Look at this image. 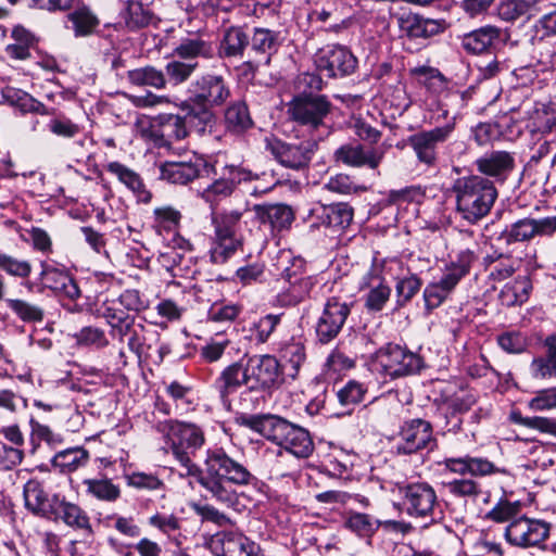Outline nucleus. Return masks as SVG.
Returning a JSON list of instances; mask_svg holds the SVG:
<instances>
[{
  "label": "nucleus",
  "instance_id": "nucleus-10",
  "mask_svg": "<svg viewBox=\"0 0 556 556\" xmlns=\"http://www.w3.org/2000/svg\"><path fill=\"white\" fill-rule=\"evenodd\" d=\"M551 532V523L521 515L505 527L504 538L513 546L540 547Z\"/></svg>",
  "mask_w": 556,
  "mask_h": 556
},
{
  "label": "nucleus",
  "instance_id": "nucleus-58",
  "mask_svg": "<svg viewBox=\"0 0 556 556\" xmlns=\"http://www.w3.org/2000/svg\"><path fill=\"white\" fill-rule=\"evenodd\" d=\"M78 348L102 350L109 345L105 331L94 326H85L72 334Z\"/></svg>",
  "mask_w": 556,
  "mask_h": 556
},
{
  "label": "nucleus",
  "instance_id": "nucleus-45",
  "mask_svg": "<svg viewBox=\"0 0 556 556\" xmlns=\"http://www.w3.org/2000/svg\"><path fill=\"white\" fill-rule=\"evenodd\" d=\"M476 396L470 392L455 395L447 403V409L451 417H447L446 426L447 431L458 432L462 428L463 419L459 417L460 414L468 412L476 404Z\"/></svg>",
  "mask_w": 556,
  "mask_h": 556
},
{
  "label": "nucleus",
  "instance_id": "nucleus-4",
  "mask_svg": "<svg viewBox=\"0 0 556 556\" xmlns=\"http://www.w3.org/2000/svg\"><path fill=\"white\" fill-rule=\"evenodd\" d=\"M477 257L476 251L470 248L459 250L454 256H450L441 278L429 283L424 290L425 306L428 311L439 307L450 299L459 281L469 274Z\"/></svg>",
  "mask_w": 556,
  "mask_h": 556
},
{
  "label": "nucleus",
  "instance_id": "nucleus-27",
  "mask_svg": "<svg viewBox=\"0 0 556 556\" xmlns=\"http://www.w3.org/2000/svg\"><path fill=\"white\" fill-rule=\"evenodd\" d=\"M247 363L252 382L251 388L256 384L270 387L278 381L281 375L280 364L273 355H254Z\"/></svg>",
  "mask_w": 556,
  "mask_h": 556
},
{
  "label": "nucleus",
  "instance_id": "nucleus-21",
  "mask_svg": "<svg viewBox=\"0 0 556 556\" xmlns=\"http://www.w3.org/2000/svg\"><path fill=\"white\" fill-rule=\"evenodd\" d=\"M353 219V208L346 203L317 204L309 211V229L321 227L332 230L345 229Z\"/></svg>",
  "mask_w": 556,
  "mask_h": 556
},
{
  "label": "nucleus",
  "instance_id": "nucleus-48",
  "mask_svg": "<svg viewBox=\"0 0 556 556\" xmlns=\"http://www.w3.org/2000/svg\"><path fill=\"white\" fill-rule=\"evenodd\" d=\"M444 485L451 496L465 502H476L483 494L481 484L471 477L456 478Z\"/></svg>",
  "mask_w": 556,
  "mask_h": 556
},
{
  "label": "nucleus",
  "instance_id": "nucleus-23",
  "mask_svg": "<svg viewBox=\"0 0 556 556\" xmlns=\"http://www.w3.org/2000/svg\"><path fill=\"white\" fill-rule=\"evenodd\" d=\"M244 426L279 445L291 422L276 415H241L237 418Z\"/></svg>",
  "mask_w": 556,
  "mask_h": 556
},
{
  "label": "nucleus",
  "instance_id": "nucleus-57",
  "mask_svg": "<svg viewBox=\"0 0 556 556\" xmlns=\"http://www.w3.org/2000/svg\"><path fill=\"white\" fill-rule=\"evenodd\" d=\"M380 526L378 519L364 513H350L344 520V527L361 538H370Z\"/></svg>",
  "mask_w": 556,
  "mask_h": 556
},
{
  "label": "nucleus",
  "instance_id": "nucleus-53",
  "mask_svg": "<svg viewBox=\"0 0 556 556\" xmlns=\"http://www.w3.org/2000/svg\"><path fill=\"white\" fill-rule=\"evenodd\" d=\"M14 40L5 47L7 54L15 60H26L30 56V47L34 45L35 38L30 31L23 26H15L11 35Z\"/></svg>",
  "mask_w": 556,
  "mask_h": 556
},
{
  "label": "nucleus",
  "instance_id": "nucleus-60",
  "mask_svg": "<svg viewBox=\"0 0 556 556\" xmlns=\"http://www.w3.org/2000/svg\"><path fill=\"white\" fill-rule=\"evenodd\" d=\"M366 393L367 388L364 383L350 380L337 391V399L341 406L353 408L364 400Z\"/></svg>",
  "mask_w": 556,
  "mask_h": 556
},
{
  "label": "nucleus",
  "instance_id": "nucleus-24",
  "mask_svg": "<svg viewBox=\"0 0 556 556\" xmlns=\"http://www.w3.org/2000/svg\"><path fill=\"white\" fill-rule=\"evenodd\" d=\"M251 378L248 363L242 361L226 366L215 379L213 387L224 404L229 402V396L236 393L241 387L250 386Z\"/></svg>",
  "mask_w": 556,
  "mask_h": 556
},
{
  "label": "nucleus",
  "instance_id": "nucleus-64",
  "mask_svg": "<svg viewBox=\"0 0 556 556\" xmlns=\"http://www.w3.org/2000/svg\"><path fill=\"white\" fill-rule=\"evenodd\" d=\"M421 285L422 282L420 278L416 275H410L400 279L395 286L397 304L403 306L409 302L420 290Z\"/></svg>",
  "mask_w": 556,
  "mask_h": 556
},
{
  "label": "nucleus",
  "instance_id": "nucleus-26",
  "mask_svg": "<svg viewBox=\"0 0 556 556\" xmlns=\"http://www.w3.org/2000/svg\"><path fill=\"white\" fill-rule=\"evenodd\" d=\"M506 37L504 29L485 25L464 35L462 46L468 53L480 54L505 41Z\"/></svg>",
  "mask_w": 556,
  "mask_h": 556
},
{
  "label": "nucleus",
  "instance_id": "nucleus-44",
  "mask_svg": "<svg viewBox=\"0 0 556 556\" xmlns=\"http://www.w3.org/2000/svg\"><path fill=\"white\" fill-rule=\"evenodd\" d=\"M89 460V452L84 447L66 448L56 453L52 459V465L59 468L61 472H74L85 467Z\"/></svg>",
  "mask_w": 556,
  "mask_h": 556
},
{
  "label": "nucleus",
  "instance_id": "nucleus-47",
  "mask_svg": "<svg viewBox=\"0 0 556 556\" xmlns=\"http://www.w3.org/2000/svg\"><path fill=\"white\" fill-rule=\"evenodd\" d=\"M86 493L98 501L114 503L121 497V488L108 478L85 479Z\"/></svg>",
  "mask_w": 556,
  "mask_h": 556
},
{
  "label": "nucleus",
  "instance_id": "nucleus-14",
  "mask_svg": "<svg viewBox=\"0 0 556 556\" xmlns=\"http://www.w3.org/2000/svg\"><path fill=\"white\" fill-rule=\"evenodd\" d=\"M287 263L281 275L289 282V287L280 291L276 296V303L282 307L294 306L309 296L315 286L313 276H299L304 267V261L301 257L291 258L287 255Z\"/></svg>",
  "mask_w": 556,
  "mask_h": 556
},
{
  "label": "nucleus",
  "instance_id": "nucleus-15",
  "mask_svg": "<svg viewBox=\"0 0 556 556\" xmlns=\"http://www.w3.org/2000/svg\"><path fill=\"white\" fill-rule=\"evenodd\" d=\"M167 444L173 455L182 453L193 457L204 445L205 435L201 427L191 422L168 420L163 426Z\"/></svg>",
  "mask_w": 556,
  "mask_h": 556
},
{
  "label": "nucleus",
  "instance_id": "nucleus-2",
  "mask_svg": "<svg viewBox=\"0 0 556 556\" xmlns=\"http://www.w3.org/2000/svg\"><path fill=\"white\" fill-rule=\"evenodd\" d=\"M190 101L188 119L199 135L211 131L215 115L213 108L224 105L231 96L230 85L223 75L207 73L189 85Z\"/></svg>",
  "mask_w": 556,
  "mask_h": 556
},
{
  "label": "nucleus",
  "instance_id": "nucleus-32",
  "mask_svg": "<svg viewBox=\"0 0 556 556\" xmlns=\"http://www.w3.org/2000/svg\"><path fill=\"white\" fill-rule=\"evenodd\" d=\"M480 173L504 180L514 168V157L506 151H493L476 161Z\"/></svg>",
  "mask_w": 556,
  "mask_h": 556
},
{
  "label": "nucleus",
  "instance_id": "nucleus-43",
  "mask_svg": "<svg viewBox=\"0 0 556 556\" xmlns=\"http://www.w3.org/2000/svg\"><path fill=\"white\" fill-rule=\"evenodd\" d=\"M198 67L199 62L187 63L173 56V59L167 61L164 66L163 73L165 75V87H177L185 84Z\"/></svg>",
  "mask_w": 556,
  "mask_h": 556
},
{
  "label": "nucleus",
  "instance_id": "nucleus-1",
  "mask_svg": "<svg viewBox=\"0 0 556 556\" xmlns=\"http://www.w3.org/2000/svg\"><path fill=\"white\" fill-rule=\"evenodd\" d=\"M204 466L205 475L201 479V486L205 490L206 497L222 506L240 510V494L236 486L255 485L257 482L247 464L228 454L223 447L214 446L207 448Z\"/></svg>",
  "mask_w": 556,
  "mask_h": 556
},
{
  "label": "nucleus",
  "instance_id": "nucleus-46",
  "mask_svg": "<svg viewBox=\"0 0 556 556\" xmlns=\"http://www.w3.org/2000/svg\"><path fill=\"white\" fill-rule=\"evenodd\" d=\"M127 78L134 86L152 87L157 90L166 89L163 71L151 65L128 71Z\"/></svg>",
  "mask_w": 556,
  "mask_h": 556
},
{
  "label": "nucleus",
  "instance_id": "nucleus-8",
  "mask_svg": "<svg viewBox=\"0 0 556 556\" xmlns=\"http://www.w3.org/2000/svg\"><path fill=\"white\" fill-rule=\"evenodd\" d=\"M371 366L391 379L416 374L422 367L421 357L399 344L388 343L372 356Z\"/></svg>",
  "mask_w": 556,
  "mask_h": 556
},
{
  "label": "nucleus",
  "instance_id": "nucleus-63",
  "mask_svg": "<svg viewBox=\"0 0 556 556\" xmlns=\"http://www.w3.org/2000/svg\"><path fill=\"white\" fill-rule=\"evenodd\" d=\"M281 315L267 314L254 321L251 326V332L257 343H265L270 334L275 331L280 324Z\"/></svg>",
  "mask_w": 556,
  "mask_h": 556
},
{
  "label": "nucleus",
  "instance_id": "nucleus-6",
  "mask_svg": "<svg viewBox=\"0 0 556 556\" xmlns=\"http://www.w3.org/2000/svg\"><path fill=\"white\" fill-rule=\"evenodd\" d=\"M331 110L332 103L326 96L305 91L295 96L288 106V113L294 123L315 134L312 137L321 136V139L329 132L327 118Z\"/></svg>",
  "mask_w": 556,
  "mask_h": 556
},
{
  "label": "nucleus",
  "instance_id": "nucleus-42",
  "mask_svg": "<svg viewBox=\"0 0 556 556\" xmlns=\"http://www.w3.org/2000/svg\"><path fill=\"white\" fill-rule=\"evenodd\" d=\"M278 352L286 366H290L289 376L294 378L306 358L303 341L300 338H291L280 345Z\"/></svg>",
  "mask_w": 556,
  "mask_h": 556
},
{
  "label": "nucleus",
  "instance_id": "nucleus-12",
  "mask_svg": "<svg viewBox=\"0 0 556 556\" xmlns=\"http://www.w3.org/2000/svg\"><path fill=\"white\" fill-rule=\"evenodd\" d=\"M356 56L344 46L328 45L314 56L318 73L328 78H342L352 75L357 68Z\"/></svg>",
  "mask_w": 556,
  "mask_h": 556
},
{
  "label": "nucleus",
  "instance_id": "nucleus-54",
  "mask_svg": "<svg viewBox=\"0 0 556 556\" xmlns=\"http://www.w3.org/2000/svg\"><path fill=\"white\" fill-rule=\"evenodd\" d=\"M231 341L225 333H216L205 340L199 349V357L203 363L212 364L219 362L225 355Z\"/></svg>",
  "mask_w": 556,
  "mask_h": 556
},
{
  "label": "nucleus",
  "instance_id": "nucleus-49",
  "mask_svg": "<svg viewBox=\"0 0 556 556\" xmlns=\"http://www.w3.org/2000/svg\"><path fill=\"white\" fill-rule=\"evenodd\" d=\"M522 503L520 501H510L502 496L496 504L485 514V518L496 523H510L522 514Z\"/></svg>",
  "mask_w": 556,
  "mask_h": 556
},
{
  "label": "nucleus",
  "instance_id": "nucleus-20",
  "mask_svg": "<svg viewBox=\"0 0 556 556\" xmlns=\"http://www.w3.org/2000/svg\"><path fill=\"white\" fill-rule=\"evenodd\" d=\"M361 290L366 291L364 305L370 313L383 309L391 296V287L383 276V267L374 265L362 278Z\"/></svg>",
  "mask_w": 556,
  "mask_h": 556
},
{
  "label": "nucleus",
  "instance_id": "nucleus-31",
  "mask_svg": "<svg viewBox=\"0 0 556 556\" xmlns=\"http://www.w3.org/2000/svg\"><path fill=\"white\" fill-rule=\"evenodd\" d=\"M207 164L200 157L190 162H166L160 168L161 178L176 185H187L197 178Z\"/></svg>",
  "mask_w": 556,
  "mask_h": 556
},
{
  "label": "nucleus",
  "instance_id": "nucleus-11",
  "mask_svg": "<svg viewBox=\"0 0 556 556\" xmlns=\"http://www.w3.org/2000/svg\"><path fill=\"white\" fill-rule=\"evenodd\" d=\"M456 116L443 126L430 130H421L407 138V144L413 149L418 162L434 166L438 162L439 146L444 143L455 129Z\"/></svg>",
  "mask_w": 556,
  "mask_h": 556
},
{
  "label": "nucleus",
  "instance_id": "nucleus-35",
  "mask_svg": "<svg viewBox=\"0 0 556 556\" xmlns=\"http://www.w3.org/2000/svg\"><path fill=\"white\" fill-rule=\"evenodd\" d=\"M25 506L35 515L48 518L53 514V495L51 497L45 492L38 480L31 479L24 485Z\"/></svg>",
  "mask_w": 556,
  "mask_h": 556
},
{
  "label": "nucleus",
  "instance_id": "nucleus-16",
  "mask_svg": "<svg viewBox=\"0 0 556 556\" xmlns=\"http://www.w3.org/2000/svg\"><path fill=\"white\" fill-rule=\"evenodd\" d=\"M256 178L250 169L236 165H226L223 167L219 178L202 190L201 198L210 204L212 210L232 194L236 187L245 181Z\"/></svg>",
  "mask_w": 556,
  "mask_h": 556
},
{
  "label": "nucleus",
  "instance_id": "nucleus-39",
  "mask_svg": "<svg viewBox=\"0 0 556 556\" xmlns=\"http://www.w3.org/2000/svg\"><path fill=\"white\" fill-rule=\"evenodd\" d=\"M250 36L240 26L228 27L219 42L218 54L220 58H242L249 46Z\"/></svg>",
  "mask_w": 556,
  "mask_h": 556
},
{
  "label": "nucleus",
  "instance_id": "nucleus-7",
  "mask_svg": "<svg viewBox=\"0 0 556 556\" xmlns=\"http://www.w3.org/2000/svg\"><path fill=\"white\" fill-rule=\"evenodd\" d=\"M244 212L238 210L212 213L214 236L211 238L210 260L214 264H225L242 247L238 233Z\"/></svg>",
  "mask_w": 556,
  "mask_h": 556
},
{
  "label": "nucleus",
  "instance_id": "nucleus-62",
  "mask_svg": "<svg viewBox=\"0 0 556 556\" xmlns=\"http://www.w3.org/2000/svg\"><path fill=\"white\" fill-rule=\"evenodd\" d=\"M181 214L172 206H161L154 210V227L162 231L175 232L179 226Z\"/></svg>",
  "mask_w": 556,
  "mask_h": 556
},
{
  "label": "nucleus",
  "instance_id": "nucleus-52",
  "mask_svg": "<svg viewBox=\"0 0 556 556\" xmlns=\"http://www.w3.org/2000/svg\"><path fill=\"white\" fill-rule=\"evenodd\" d=\"M400 25L408 36L415 38H428L437 34L439 30V24L435 21L412 14L401 17Z\"/></svg>",
  "mask_w": 556,
  "mask_h": 556
},
{
  "label": "nucleus",
  "instance_id": "nucleus-17",
  "mask_svg": "<svg viewBox=\"0 0 556 556\" xmlns=\"http://www.w3.org/2000/svg\"><path fill=\"white\" fill-rule=\"evenodd\" d=\"M351 305L338 298H330L315 325V333L319 343L327 344L338 337L349 315Z\"/></svg>",
  "mask_w": 556,
  "mask_h": 556
},
{
  "label": "nucleus",
  "instance_id": "nucleus-61",
  "mask_svg": "<svg viewBox=\"0 0 556 556\" xmlns=\"http://www.w3.org/2000/svg\"><path fill=\"white\" fill-rule=\"evenodd\" d=\"M46 127L52 135L64 139H72L81 131V127L64 114L53 115Z\"/></svg>",
  "mask_w": 556,
  "mask_h": 556
},
{
  "label": "nucleus",
  "instance_id": "nucleus-56",
  "mask_svg": "<svg viewBox=\"0 0 556 556\" xmlns=\"http://www.w3.org/2000/svg\"><path fill=\"white\" fill-rule=\"evenodd\" d=\"M121 17L129 29H137L148 26L152 21L149 9L139 1L129 0L121 12Z\"/></svg>",
  "mask_w": 556,
  "mask_h": 556
},
{
  "label": "nucleus",
  "instance_id": "nucleus-29",
  "mask_svg": "<svg viewBox=\"0 0 556 556\" xmlns=\"http://www.w3.org/2000/svg\"><path fill=\"white\" fill-rule=\"evenodd\" d=\"M540 352L530 364V372L535 379L556 377V334H549L539 343Z\"/></svg>",
  "mask_w": 556,
  "mask_h": 556
},
{
  "label": "nucleus",
  "instance_id": "nucleus-55",
  "mask_svg": "<svg viewBox=\"0 0 556 556\" xmlns=\"http://www.w3.org/2000/svg\"><path fill=\"white\" fill-rule=\"evenodd\" d=\"M536 0H503L497 8L498 16L506 22H514L523 16H531L535 11Z\"/></svg>",
  "mask_w": 556,
  "mask_h": 556
},
{
  "label": "nucleus",
  "instance_id": "nucleus-28",
  "mask_svg": "<svg viewBox=\"0 0 556 556\" xmlns=\"http://www.w3.org/2000/svg\"><path fill=\"white\" fill-rule=\"evenodd\" d=\"M187 124L195 130L188 119V114L185 117L174 114L160 115L156 119V128L152 132L155 135V142L160 146L172 144L187 137Z\"/></svg>",
  "mask_w": 556,
  "mask_h": 556
},
{
  "label": "nucleus",
  "instance_id": "nucleus-13",
  "mask_svg": "<svg viewBox=\"0 0 556 556\" xmlns=\"http://www.w3.org/2000/svg\"><path fill=\"white\" fill-rule=\"evenodd\" d=\"M419 84L424 85L431 93L439 96L438 110L441 116L447 118L453 106H459L464 102V94L458 90H448L445 77L439 70L430 66H418L410 70Z\"/></svg>",
  "mask_w": 556,
  "mask_h": 556
},
{
  "label": "nucleus",
  "instance_id": "nucleus-25",
  "mask_svg": "<svg viewBox=\"0 0 556 556\" xmlns=\"http://www.w3.org/2000/svg\"><path fill=\"white\" fill-rule=\"evenodd\" d=\"M384 156V150L362 144H345L336 151L339 162L348 166L377 168Z\"/></svg>",
  "mask_w": 556,
  "mask_h": 556
},
{
  "label": "nucleus",
  "instance_id": "nucleus-38",
  "mask_svg": "<svg viewBox=\"0 0 556 556\" xmlns=\"http://www.w3.org/2000/svg\"><path fill=\"white\" fill-rule=\"evenodd\" d=\"M279 445L298 458H306L314 451V443L309 433L304 428L293 424L290 425Z\"/></svg>",
  "mask_w": 556,
  "mask_h": 556
},
{
  "label": "nucleus",
  "instance_id": "nucleus-50",
  "mask_svg": "<svg viewBox=\"0 0 556 556\" xmlns=\"http://www.w3.org/2000/svg\"><path fill=\"white\" fill-rule=\"evenodd\" d=\"M7 306L23 323L37 324L45 318V309L37 303L25 299H7Z\"/></svg>",
  "mask_w": 556,
  "mask_h": 556
},
{
  "label": "nucleus",
  "instance_id": "nucleus-18",
  "mask_svg": "<svg viewBox=\"0 0 556 556\" xmlns=\"http://www.w3.org/2000/svg\"><path fill=\"white\" fill-rule=\"evenodd\" d=\"M433 442L431 424L416 418L407 420L401 426L394 448L399 455H410L428 448Z\"/></svg>",
  "mask_w": 556,
  "mask_h": 556
},
{
  "label": "nucleus",
  "instance_id": "nucleus-51",
  "mask_svg": "<svg viewBox=\"0 0 556 556\" xmlns=\"http://www.w3.org/2000/svg\"><path fill=\"white\" fill-rule=\"evenodd\" d=\"M76 37H87L96 31L100 22L93 12L87 7H80L67 15Z\"/></svg>",
  "mask_w": 556,
  "mask_h": 556
},
{
  "label": "nucleus",
  "instance_id": "nucleus-30",
  "mask_svg": "<svg viewBox=\"0 0 556 556\" xmlns=\"http://www.w3.org/2000/svg\"><path fill=\"white\" fill-rule=\"evenodd\" d=\"M53 514L48 517L52 520H62L72 528L91 531L87 514L76 504L65 501L59 494H53Z\"/></svg>",
  "mask_w": 556,
  "mask_h": 556
},
{
  "label": "nucleus",
  "instance_id": "nucleus-36",
  "mask_svg": "<svg viewBox=\"0 0 556 556\" xmlns=\"http://www.w3.org/2000/svg\"><path fill=\"white\" fill-rule=\"evenodd\" d=\"M251 51L269 63L271 55L277 53L281 46L280 33L269 28L255 27L250 36Z\"/></svg>",
  "mask_w": 556,
  "mask_h": 556
},
{
  "label": "nucleus",
  "instance_id": "nucleus-5",
  "mask_svg": "<svg viewBox=\"0 0 556 556\" xmlns=\"http://www.w3.org/2000/svg\"><path fill=\"white\" fill-rule=\"evenodd\" d=\"M391 493L399 497L396 507L415 519L433 520L439 508L435 489L427 481L404 480L395 482Z\"/></svg>",
  "mask_w": 556,
  "mask_h": 556
},
{
  "label": "nucleus",
  "instance_id": "nucleus-19",
  "mask_svg": "<svg viewBox=\"0 0 556 556\" xmlns=\"http://www.w3.org/2000/svg\"><path fill=\"white\" fill-rule=\"evenodd\" d=\"M206 545L214 556H265L253 541L232 531L215 533Z\"/></svg>",
  "mask_w": 556,
  "mask_h": 556
},
{
  "label": "nucleus",
  "instance_id": "nucleus-33",
  "mask_svg": "<svg viewBox=\"0 0 556 556\" xmlns=\"http://www.w3.org/2000/svg\"><path fill=\"white\" fill-rule=\"evenodd\" d=\"M254 210L256 217L271 231L288 229L294 219L293 211L286 204L255 205Z\"/></svg>",
  "mask_w": 556,
  "mask_h": 556
},
{
  "label": "nucleus",
  "instance_id": "nucleus-22",
  "mask_svg": "<svg viewBox=\"0 0 556 556\" xmlns=\"http://www.w3.org/2000/svg\"><path fill=\"white\" fill-rule=\"evenodd\" d=\"M556 231V217H545L541 219L523 218L514 223L509 228L502 232V239L507 244L522 242L532 239L535 236H551Z\"/></svg>",
  "mask_w": 556,
  "mask_h": 556
},
{
  "label": "nucleus",
  "instance_id": "nucleus-59",
  "mask_svg": "<svg viewBox=\"0 0 556 556\" xmlns=\"http://www.w3.org/2000/svg\"><path fill=\"white\" fill-rule=\"evenodd\" d=\"M489 279L502 282L511 277L517 269L518 261L510 256L500 255L498 258L486 257Z\"/></svg>",
  "mask_w": 556,
  "mask_h": 556
},
{
  "label": "nucleus",
  "instance_id": "nucleus-37",
  "mask_svg": "<svg viewBox=\"0 0 556 556\" xmlns=\"http://www.w3.org/2000/svg\"><path fill=\"white\" fill-rule=\"evenodd\" d=\"M214 49L210 41L199 37L185 38L173 50V56L187 63L198 62V59H212Z\"/></svg>",
  "mask_w": 556,
  "mask_h": 556
},
{
  "label": "nucleus",
  "instance_id": "nucleus-9",
  "mask_svg": "<svg viewBox=\"0 0 556 556\" xmlns=\"http://www.w3.org/2000/svg\"><path fill=\"white\" fill-rule=\"evenodd\" d=\"M319 140H321V136L294 142L267 137L265 148L282 166L300 170L306 168L311 163Z\"/></svg>",
  "mask_w": 556,
  "mask_h": 556
},
{
  "label": "nucleus",
  "instance_id": "nucleus-34",
  "mask_svg": "<svg viewBox=\"0 0 556 556\" xmlns=\"http://www.w3.org/2000/svg\"><path fill=\"white\" fill-rule=\"evenodd\" d=\"M105 168L132 191L139 202L149 203L151 201V192L146 188L141 177L136 172L119 162H110Z\"/></svg>",
  "mask_w": 556,
  "mask_h": 556
},
{
  "label": "nucleus",
  "instance_id": "nucleus-3",
  "mask_svg": "<svg viewBox=\"0 0 556 556\" xmlns=\"http://www.w3.org/2000/svg\"><path fill=\"white\" fill-rule=\"evenodd\" d=\"M457 214L469 224L484 218L497 199V190L492 180L480 175L457 178L452 187Z\"/></svg>",
  "mask_w": 556,
  "mask_h": 556
},
{
  "label": "nucleus",
  "instance_id": "nucleus-40",
  "mask_svg": "<svg viewBox=\"0 0 556 556\" xmlns=\"http://www.w3.org/2000/svg\"><path fill=\"white\" fill-rule=\"evenodd\" d=\"M225 128L236 135L243 134L252 128L253 119L244 101L231 102L224 112Z\"/></svg>",
  "mask_w": 556,
  "mask_h": 556
},
{
  "label": "nucleus",
  "instance_id": "nucleus-41",
  "mask_svg": "<svg viewBox=\"0 0 556 556\" xmlns=\"http://www.w3.org/2000/svg\"><path fill=\"white\" fill-rule=\"evenodd\" d=\"M531 289L532 283L529 277L519 276L501 290V302L505 306L520 305L528 300Z\"/></svg>",
  "mask_w": 556,
  "mask_h": 556
}]
</instances>
